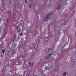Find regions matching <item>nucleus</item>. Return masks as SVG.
<instances>
[{"label": "nucleus", "mask_w": 76, "mask_h": 76, "mask_svg": "<svg viewBox=\"0 0 76 76\" xmlns=\"http://www.w3.org/2000/svg\"><path fill=\"white\" fill-rule=\"evenodd\" d=\"M52 15V13H48L47 14V16L45 17L44 19V21H47L48 20H49L50 19V16H51Z\"/></svg>", "instance_id": "f257e3e1"}, {"label": "nucleus", "mask_w": 76, "mask_h": 76, "mask_svg": "<svg viewBox=\"0 0 76 76\" xmlns=\"http://www.w3.org/2000/svg\"><path fill=\"white\" fill-rule=\"evenodd\" d=\"M16 29H17L18 32H20L21 31V29H20V28L18 26H16Z\"/></svg>", "instance_id": "f03ea898"}, {"label": "nucleus", "mask_w": 76, "mask_h": 76, "mask_svg": "<svg viewBox=\"0 0 76 76\" xmlns=\"http://www.w3.org/2000/svg\"><path fill=\"white\" fill-rule=\"evenodd\" d=\"M53 54V53H50L48 55H47L46 57L45 58L46 59H48L49 58L51 57V56Z\"/></svg>", "instance_id": "7ed1b4c3"}, {"label": "nucleus", "mask_w": 76, "mask_h": 76, "mask_svg": "<svg viewBox=\"0 0 76 76\" xmlns=\"http://www.w3.org/2000/svg\"><path fill=\"white\" fill-rule=\"evenodd\" d=\"M61 7V4H59L56 8L57 10H59Z\"/></svg>", "instance_id": "20e7f679"}, {"label": "nucleus", "mask_w": 76, "mask_h": 76, "mask_svg": "<svg viewBox=\"0 0 76 76\" xmlns=\"http://www.w3.org/2000/svg\"><path fill=\"white\" fill-rule=\"evenodd\" d=\"M12 13V12L10 11H8V16H10H10H11V14Z\"/></svg>", "instance_id": "39448f33"}, {"label": "nucleus", "mask_w": 76, "mask_h": 76, "mask_svg": "<svg viewBox=\"0 0 76 76\" xmlns=\"http://www.w3.org/2000/svg\"><path fill=\"white\" fill-rule=\"evenodd\" d=\"M16 38V35L15 34H14V38L13 39V41L15 40Z\"/></svg>", "instance_id": "423d86ee"}, {"label": "nucleus", "mask_w": 76, "mask_h": 76, "mask_svg": "<svg viewBox=\"0 0 76 76\" xmlns=\"http://www.w3.org/2000/svg\"><path fill=\"white\" fill-rule=\"evenodd\" d=\"M28 66L30 67H31V66H32V64H31V62H29L28 63Z\"/></svg>", "instance_id": "0eeeda50"}, {"label": "nucleus", "mask_w": 76, "mask_h": 76, "mask_svg": "<svg viewBox=\"0 0 76 76\" xmlns=\"http://www.w3.org/2000/svg\"><path fill=\"white\" fill-rule=\"evenodd\" d=\"M32 6V5L31 4H30L28 5V7L29 8H31V7Z\"/></svg>", "instance_id": "6e6552de"}, {"label": "nucleus", "mask_w": 76, "mask_h": 76, "mask_svg": "<svg viewBox=\"0 0 76 76\" xmlns=\"http://www.w3.org/2000/svg\"><path fill=\"white\" fill-rule=\"evenodd\" d=\"M1 51L3 53H4L5 52V50L4 49H3Z\"/></svg>", "instance_id": "1a4fd4ad"}, {"label": "nucleus", "mask_w": 76, "mask_h": 76, "mask_svg": "<svg viewBox=\"0 0 76 76\" xmlns=\"http://www.w3.org/2000/svg\"><path fill=\"white\" fill-rule=\"evenodd\" d=\"M66 74H67V73L66 72H65L63 74V75L64 76H66Z\"/></svg>", "instance_id": "9d476101"}, {"label": "nucleus", "mask_w": 76, "mask_h": 76, "mask_svg": "<svg viewBox=\"0 0 76 76\" xmlns=\"http://www.w3.org/2000/svg\"><path fill=\"white\" fill-rule=\"evenodd\" d=\"M9 18H7V19L6 20L7 21V22H8V21L9 20Z\"/></svg>", "instance_id": "9b49d317"}, {"label": "nucleus", "mask_w": 76, "mask_h": 76, "mask_svg": "<svg viewBox=\"0 0 76 76\" xmlns=\"http://www.w3.org/2000/svg\"><path fill=\"white\" fill-rule=\"evenodd\" d=\"M10 4L12 3V0H10Z\"/></svg>", "instance_id": "f8f14e48"}, {"label": "nucleus", "mask_w": 76, "mask_h": 76, "mask_svg": "<svg viewBox=\"0 0 76 76\" xmlns=\"http://www.w3.org/2000/svg\"><path fill=\"white\" fill-rule=\"evenodd\" d=\"M25 2H26V4H27V0H26Z\"/></svg>", "instance_id": "ddd939ff"}, {"label": "nucleus", "mask_w": 76, "mask_h": 76, "mask_svg": "<svg viewBox=\"0 0 76 76\" xmlns=\"http://www.w3.org/2000/svg\"><path fill=\"white\" fill-rule=\"evenodd\" d=\"M22 33L21 32L20 34V36H22Z\"/></svg>", "instance_id": "4468645a"}, {"label": "nucleus", "mask_w": 76, "mask_h": 76, "mask_svg": "<svg viewBox=\"0 0 76 76\" xmlns=\"http://www.w3.org/2000/svg\"><path fill=\"white\" fill-rule=\"evenodd\" d=\"M28 74H29V73H28L26 74V76H28Z\"/></svg>", "instance_id": "2eb2a0df"}, {"label": "nucleus", "mask_w": 76, "mask_h": 76, "mask_svg": "<svg viewBox=\"0 0 76 76\" xmlns=\"http://www.w3.org/2000/svg\"><path fill=\"white\" fill-rule=\"evenodd\" d=\"M14 53V52H13V53H11V54H12V55H13V54Z\"/></svg>", "instance_id": "dca6fc26"}, {"label": "nucleus", "mask_w": 76, "mask_h": 76, "mask_svg": "<svg viewBox=\"0 0 76 76\" xmlns=\"http://www.w3.org/2000/svg\"><path fill=\"white\" fill-rule=\"evenodd\" d=\"M35 47H36V45H35L34 46V48H35Z\"/></svg>", "instance_id": "f3484780"}, {"label": "nucleus", "mask_w": 76, "mask_h": 76, "mask_svg": "<svg viewBox=\"0 0 76 76\" xmlns=\"http://www.w3.org/2000/svg\"><path fill=\"white\" fill-rule=\"evenodd\" d=\"M1 57H3V55H1Z\"/></svg>", "instance_id": "a211bd4d"}, {"label": "nucleus", "mask_w": 76, "mask_h": 76, "mask_svg": "<svg viewBox=\"0 0 76 76\" xmlns=\"http://www.w3.org/2000/svg\"><path fill=\"white\" fill-rule=\"evenodd\" d=\"M33 76H37V75H33Z\"/></svg>", "instance_id": "6ab92c4d"}, {"label": "nucleus", "mask_w": 76, "mask_h": 76, "mask_svg": "<svg viewBox=\"0 0 76 76\" xmlns=\"http://www.w3.org/2000/svg\"><path fill=\"white\" fill-rule=\"evenodd\" d=\"M1 18H0V21H1Z\"/></svg>", "instance_id": "aec40b11"}, {"label": "nucleus", "mask_w": 76, "mask_h": 76, "mask_svg": "<svg viewBox=\"0 0 76 76\" xmlns=\"http://www.w3.org/2000/svg\"><path fill=\"white\" fill-rule=\"evenodd\" d=\"M1 32V30H0V34H1V33H0V32Z\"/></svg>", "instance_id": "412c9836"}, {"label": "nucleus", "mask_w": 76, "mask_h": 76, "mask_svg": "<svg viewBox=\"0 0 76 76\" xmlns=\"http://www.w3.org/2000/svg\"><path fill=\"white\" fill-rule=\"evenodd\" d=\"M37 18H38H38H39V16Z\"/></svg>", "instance_id": "4be33fe9"}, {"label": "nucleus", "mask_w": 76, "mask_h": 76, "mask_svg": "<svg viewBox=\"0 0 76 76\" xmlns=\"http://www.w3.org/2000/svg\"><path fill=\"white\" fill-rule=\"evenodd\" d=\"M63 0H61V1H63Z\"/></svg>", "instance_id": "5701e85b"}, {"label": "nucleus", "mask_w": 76, "mask_h": 76, "mask_svg": "<svg viewBox=\"0 0 76 76\" xmlns=\"http://www.w3.org/2000/svg\"><path fill=\"white\" fill-rule=\"evenodd\" d=\"M75 36H76V34H75Z\"/></svg>", "instance_id": "b1692460"}, {"label": "nucleus", "mask_w": 76, "mask_h": 76, "mask_svg": "<svg viewBox=\"0 0 76 76\" xmlns=\"http://www.w3.org/2000/svg\"><path fill=\"white\" fill-rule=\"evenodd\" d=\"M3 55H4V54H3Z\"/></svg>", "instance_id": "393cba45"}]
</instances>
